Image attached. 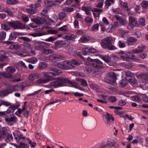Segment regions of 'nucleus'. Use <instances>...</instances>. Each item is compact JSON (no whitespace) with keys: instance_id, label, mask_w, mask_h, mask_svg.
I'll use <instances>...</instances> for the list:
<instances>
[{"instance_id":"obj_1","label":"nucleus","mask_w":148,"mask_h":148,"mask_svg":"<svg viewBox=\"0 0 148 148\" xmlns=\"http://www.w3.org/2000/svg\"><path fill=\"white\" fill-rule=\"evenodd\" d=\"M56 80L51 82L50 85L55 88L63 86L67 83L68 79L65 77H60L56 78Z\"/></svg>"},{"instance_id":"obj_2","label":"nucleus","mask_w":148,"mask_h":148,"mask_svg":"<svg viewBox=\"0 0 148 148\" xmlns=\"http://www.w3.org/2000/svg\"><path fill=\"white\" fill-rule=\"evenodd\" d=\"M55 65L57 67L65 70L73 69L74 67L69 60H65L59 62L55 64Z\"/></svg>"},{"instance_id":"obj_3","label":"nucleus","mask_w":148,"mask_h":148,"mask_svg":"<svg viewBox=\"0 0 148 148\" xmlns=\"http://www.w3.org/2000/svg\"><path fill=\"white\" fill-rule=\"evenodd\" d=\"M6 72H3V73H1L0 74L2 76L8 78H13L12 74L14 73L16 71V69L12 66L8 67L6 69Z\"/></svg>"},{"instance_id":"obj_4","label":"nucleus","mask_w":148,"mask_h":148,"mask_svg":"<svg viewBox=\"0 0 148 148\" xmlns=\"http://www.w3.org/2000/svg\"><path fill=\"white\" fill-rule=\"evenodd\" d=\"M116 78L115 74L113 72H111L109 74V75L104 79V80L106 82L110 84L116 86L117 85L116 82Z\"/></svg>"},{"instance_id":"obj_5","label":"nucleus","mask_w":148,"mask_h":148,"mask_svg":"<svg viewBox=\"0 0 148 148\" xmlns=\"http://www.w3.org/2000/svg\"><path fill=\"white\" fill-rule=\"evenodd\" d=\"M21 85H16L15 86H10L6 90H3L1 92V94L4 96H5L8 94L12 93L14 90H16L18 88H21Z\"/></svg>"},{"instance_id":"obj_6","label":"nucleus","mask_w":148,"mask_h":148,"mask_svg":"<svg viewBox=\"0 0 148 148\" xmlns=\"http://www.w3.org/2000/svg\"><path fill=\"white\" fill-rule=\"evenodd\" d=\"M113 40L112 37H106L101 40V45L102 47L106 49L111 43H112Z\"/></svg>"},{"instance_id":"obj_7","label":"nucleus","mask_w":148,"mask_h":148,"mask_svg":"<svg viewBox=\"0 0 148 148\" xmlns=\"http://www.w3.org/2000/svg\"><path fill=\"white\" fill-rule=\"evenodd\" d=\"M103 120L106 124L110 125L112 124V121H114V119L112 115L107 113L106 115L103 116Z\"/></svg>"},{"instance_id":"obj_8","label":"nucleus","mask_w":148,"mask_h":148,"mask_svg":"<svg viewBox=\"0 0 148 148\" xmlns=\"http://www.w3.org/2000/svg\"><path fill=\"white\" fill-rule=\"evenodd\" d=\"M8 24L14 29H22L23 27L22 24L19 21L16 22H8Z\"/></svg>"},{"instance_id":"obj_9","label":"nucleus","mask_w":148,"mask_h":148,"mask_svg":"<svg viewBox=\"0 0 148 148\" xmlns=\"http://www.w3.org/2000/svg\"><path fill=\"white\" fill-rule=\"evenodd\" d=\"M11 56L10 52H5L4 51H0V61H4L8 57Z\"/></svg>"},{"instance_id":"obj_10","label":"nucleus","mask_w":148,"mask_h":148,"mask_svg":"<svg viewBox=\"0 0 148 148\" xmlns=\"http://www.w3.org/2000/svg\"><path fill=\"white\" fill-rule=\"evenodd\" d=\"M49 70L51 71V75L54 77L59 75L61 73H62L61 70L56 68L50 67L49 68Z\"/></svg>"},{"instance_id":"obj_11","label":"nucleus","mask_w":148,"mask_h":148,"mask_svg":"<svg viewBox=\"0 0 148 148\" xmlns=\"http://www.w3.org/2000/svg\"><path fill=\"white\" fill-rule=\"evenodd\" d=\"M48 44L45 42H40L37 43L35 45V48L38 50H42L45 49Z\"/></svg>"},{"instance_id":"obj_12","label":"nucleus","mask_w":148,"mask_h":148,"mask_svg":"<svg viewBox=\"0 0 148 148\" xmlns=\"http://www.w3.org/2000/svg\"><path fill=\"white\" fill-rule=\"evenodd\" d=\"M40 77V74L38 73H33L30 74L28 77L29 80L31 81H33L36 79Z\"/></svg>"},{"instance_id":"obj_13","label":"nucleus","mask_w":148,"mask_h":148,"mask_svg":"<svg viewBox=\"0 0 148 148\" xmlns=\"http://www.w3.org/2000/svg\"><path fill=\"white\" fill-rule=\"evenodd\" d=\"M125 55L127 56L126 57H127V58H128L131 60H133L136 61H139L138 59L136 57V56L131 52H127L126 53Z\"/></svg>"},{"instance_id":"obj_14","label":"nucleus","mask_w":148,"mask_h":148,"mask_svg":"<svg viewBox=\"0 0 148 148\" xmlns=\"http://www.w3.org/2000/svg\"><path fill=\"white\" fill-rule=\"evenodd\" d=\"M129 23L133 26L136 27L138 25L137 20L135 19L134 17L132 16H129Z\"/></svg>"},{"instance_id":"obj_15","label":"nucleus","mask_w":148,"mask_h":148,"mask_svg":"<svg viewBox=\"0 0 148 148\" xmlns=\"http://www.w3.org/2000/svg\"><path fill=\"white\" fill-rule=\"evenodd\" d=\"M45 21V19L44 18L40 17H37L36 18H33L32 19V21H33L38 24H42Z\"/></svg>"},{"instance_id":"obj_16","label":"nucleus","mask_w":148,"mask_h":148,"mask_svg":"<svg viewBox=\"0 0 148 148\" xmlns=\"http://www.w3.org/2000/svg\"><path fill=\"white\" fill-rule=\"evenodd\" d=\"M137 40L136 39L132 37H129L127 39L126 43L129 45H133V43L136 42Z\"/></svg>"},{"instance_id":"obj_17","label":"nucleus","mask_w":148,"mask_h":148,"mask_svg":"<svg viewBox=\"0 0 148 148\" xmlns=\"http://www.w3.org/2000/svg\"><path fill=\"white\" fill-rule=\"evenodd\" d=\"M64 57L61 55L53 54L49 56V59L53 60L56 59H63Z\"/></svg>"},{"instance_id":"obj_18","label":"nucleus","mask_w":148,"mask_h":148,"mask_svg":"<svg viewBox=\"0 0 148 148\" xmlns=\"http://www.w3.org/2000/svg\"><path fill=\"white\" fill-rule=\"evenodd\" d=\"M92 8L90 6L86 7L83 6L82 7V10L85 11L86 14L87 15H90L91 13L90 11H92Z\"/></svg>"},{"instance_id":"obj_19","label":"nucleus","mask_w":148,"mask_h":148,"mask_svg":"<svg viewBox=\"0 0 148 148\" xmlns=\"http://www.w3.org/2000/svg\"><path fill=\"white\" fill-rule=\"evenodd\" d=\"M108 146L110 147L113 148L117 146L116 143L113 140L109 139L107 141Z\"/></svg>"},{"instance_id":"obj_20","label":"nucleus","mask_w":148,"mask_h":148,"mask_svg":"<svg viewBox=\"0 0 148 148\" xmlns=\"http://www.w3.org/2000/svg\"><path fill=\"white\" fill-rule=\"evenodd\" d=\"M42 74L43 75L44 77H45V79H49L50 80L49 81L52 79L53 77L51 72H44Z\"/></svg>"},{"instance_id":"obj_21","label":"nucleus","mask_w":148,"mask_h":148,"mask_svg":"<svg viewBox=\"0 0 148 148\" xmlns=\"http://www.w3.org/2000/svg\"><path fill=\"white\" fill-rule=\"evenodd\" d=\"M15 53L18 56L23 57L28 56L29 55L28 53L21 51H16L15 52Z\"/></svg>"},{"instance_id":"obj_22","label":"nucleus","mask_w":148,"mask_h":148,"mask_svg":"<svg viewBox=\"0 0 148 148\" xmlns=\"http://www.w3.org/2000/svg\"><path fill=\"white\" fill-rule=\"evenodd\" d=\"M5 120L7 122H13L15 123L17 121V119L16 116H13L10 117L6 118L5 119Z\"/></svg>"},{"instance_id":"obj_23","label":"nucleus","mask_w":148,"mask_h":148,"mask_svg":"<svg viewBox=\"0 0 148 148\" xmlns=\"http://www.w3.org/2000/svg\"><path fill=\"white\" fill-rule=\"evenodd\" d=\"M18 34L16 32H11L10 35L9 39L11 40H15L18 35Z\"/></svg>"},{"instance_id":"obj_24","label":"nucleus","mask_w":148,"mask_h":148,"mask_svg":"<svg viewBox=\"0 0 148 148\" xmlns=\"http://www.w3.org/2000/svg\"><path fill=\"white\" fill-rule=\"evenodd\" d=\"M26 10L28 14L31 15L35 14L37 13V11L36 9L28 8L26 9Z\"/></svg>"},{"instance_id":"obj_25","label":"nucleus","mask_w":148,"mask_h":148,"mask_svg":"<svg viewBox=\"0 0 148 148\" xmlns=\"http://www.w3.org/2000/svg\"><path fill=\"white\" fill-rule=\"evenodd\" d=\"M46 5L48 7H51L57 5L55 1H48L46 3Z\"/></svg>"},{"instance_id":"obj_26","label":"nucleus","mask_w":148,"mask_h":148,"mask_svg":"<svg viewBox=\"0 0 148 148\" xmlns=\"http://www.w3.org/2000/svg\"><path fill=\"white\" fill-rule=\"evenodd\" d=\"M19 3L18 0H6V3L8 5H14Z\"/></svg>"},{"instance_id":"obj_27","label":"nucleus","mask_w":148,"mask_h":148,"mask_svg":"<svg viewBox=\"0 0 148 148\" xmlns=\"http://www.w3.org/2000/svg\"><path fill=\"white\" fill-rule=\"evenodd\" d=\"M49 79H48L40 78L37 81V82L39 84H44L49 82Z\"/></svg>"},{"instance_id":"obj_28","label":"nucleus","mask_w":148,"mask_h":148,"mask_svg":"<svg viewBox=\"0 0 148 148\" xmlns=\"http://www.w3.org/2000/svg\"><path fill=\"white\" fill-rule=\"evenodd\" d=\"M64 38L66 40H72L74 39L75 38V36L74 34H69L65 35Z\"/></svg>"},{"instance_id":"obj_29","label":"nucleus","mask_w":148,"mask_h":148,"mask_svg":"<svg viewBox=\"0 0 148 148\" xmlns=\"http://www.w3.org/2000/svg\"><path fill=\"white\" fill-rule=\"evenodd\" d=\"M77 80L81 82V85L87 87L88 85L87 82V81L84 79H77Z\"/></svg>"},{"instance_id":"obj_30","label":"nucleus","mask_w":148,"mask_h":148,"mask_svg":"<svg viewBox=\"0 0 148 148\" xmlns=\"http://www.w3.org/2000/svg\"><path fill=\"white\" fill-rule=\"evenodd\" d=\"M3 11L7 13L10 16H12L13 13L10 9L7 7L4 8L3 9Z\"/></svg>"},{"instance_id":"obj_31","label":"nucleus","mask_w":148,"mask_h":148,"mask_svg":"<svg viewBox=\"0 0 148 148\" xmlns=\"http://www.w3.org/2000/svg\"><path fill=\"white\" fill-rule=\"evenodd\" d=\"M90 39V37L87 35H83L80 38V40L82 42H84L86 41L89 40Z\"/></svg>"},{"instance_id":"obj_32","label":"nucleus","mask_w":148,"mask_h":148,"mask_svg":"<svg viewBox=\"0 0 148 148\" xmlns=\"http://www.w3.org/2000/svg\"><path fill=\"white\" fill-rule=\"evenodd\" d=\"M97 1L98 2V3L96 6V7L99 8H102L103 7L104 0H97Z\"/></svg>"},{"instance_id":"obj_33","label":"nucleus","mask_w":148,"mask_h":148,"mask_svg":"<svg viewBox=\"0 0 148 148\" xmlns=\"http://www.w3.org/2000/svg\"><path fill=\"white\" fill-rule=\"evenodd\" d=\"M37 59L35 58H32L28 59L27 60V61L31 63L32 64H35L37 62Z\"/></svg>"},{"instance_id":"obj_34","label":"nucleus","mask_w":148,"mask_h":148,"mask_svg":"<svg viewBox=\"0 0 148 148\" xmlns=\"http://www.w3.org/2000/svg\"><path fill=\"white\" fill-rule=\"evenodd\" d=\"M10 25L8 24H1V28L7 31L10 29Z\"/></svg>"},{"instance_id":"obj_35","label":"nucleus","mask_w":148,"mask_h":148,"mask_svg":"<svg viewBox=\"0 0 148 148\" xmlns=\"http://www.w3.org/2000/svg\"><path fill=\"white\" fill-rule=\"evenodd\" d=\"M66 16V14L64 12H61L58 14V18L60 20H62Z\"/></svg>"},{"instance_id":"obj_36","label":"nucleus","mask_w":148,"mask_h":148,"mask_svg":"<svg viewBox=\"0 0 148 148\" xmlns=\"http://www.w3.org/2000/svg\"><path fill=\"white\" fill-rule=\"evenodd\" d=\"M120 86L121 87L126 86L127 84V81L124 79H122L119 83Z\"/></svg>"},{"instance_id":"obj_37","label":"nucleus","mask_w":148,"mask_h":148,"mask_svg":"<svg viewBox=\"0 0 148 148\" xmlns=\"http://www.w3.org/2000/svg\"><path fill=\"white\" fill-rule=\"evenodd\" d=\"M19 48V46L18 45H14L12 44L10 45L9 48L10 49L16 50Z\"/></svg>"},{"instance_id":"obj_38","label":"nucleus","mask_w":148,"mask_h":148,"mask_svg":"<svg viewBox=\"0 0 148 148\" xmlns=\"http://www.w3.org/2000/svg\"><path fill=\"white\" fill-rule=\"evenodd\" d=\"M11 103L7 101L2 100H0V106L2 105H4L6 106H8L11 105Z\"/></svg>"},{"instance_id":"obj_39","label":"nucleus","mask_w":148,"mask_h":148,"mask_svg":"<svg viewBox=\"0 0 148 148\" xmlns=\"http://www.w3.org/2000/svg\"><path fill=\"white\" fill-rule=\"evenodd\" d=\"M114 0H106L105 1V4L106 5L110 6L112 4L114 3Z\"/></svg>"},{"instance_id":"obj_40","label":"nucleus","mask_w":148,"mask_h":148,"mask_svg":"<svg viewBox=\"0 0 148 148\" xmlns=\"http://www.w3.org/2000/svg\"><path fill=\"white\" fill-rule=\"evenodd\" d=\"M85 21L88 23H92L93 22V19L91 17L87 16L85 18Z\"/></svg>"},{"instance_id":"obj_41","label":"nucleus","mask_w":148,"mask_h":148,"mask_svg":"<svg viewBox=\"0 0 148 148\" xmlns=\"http://www.w3.org/2000/svg\"><path fill=\"white\" fill-rule=\"evenodd\" d=\"M6 32L4 31L0 32V40H3L6 37Z\"/></svg>"},{"instance_id":"obj_42","label":"nucleus","mask_w":148,"mask_h":148,"mask_svg":"<svg viewBox=\"0 0 148 148\" xmlns=\"http://www.w3.org/2000/svg\"><path fill=\"white\" fill-rule=\"evenodd\" d=\"M67 83H68V84L70 85V86L71 87H74L75 88L77 85L76 83L75 82H72L71 81L69 80L68 79L67 81Z\"/></svg>"},{"instance_id":"obj_43","label":"nucleus","mask_w":148,"mask_h":148,"mask_svg":"<svg viewBox=\"0 0 148 148\" xmlns=\"http://www.w3.org/2000/svg\"><path fill=\"white\" fill-rule=\"evenodd\" d=\"M58 30L59 31L66 32L68 30V27L66 25H65L59 28Z\"/></svg>"},{"instance_id":"obj_44","label":"nucleus","mask_w":148,"mask_h":148,"mask_svg":"<svg viewBox=\"0 0 148 148\" xmlns=\"http://www.w3.org/2000/svg\"><path fill=\"white\" fill-rule=\"evenodd\" d=\"M144 50L143 49H137L136 48L134 49L132 51V52L135 54L141 53Z\"/></svg>"},{"instance_id":"obj_45","label":"nucleus","mask_w":148,"mask_h":148,"mask_svg":"<svg viewBox=\"0 0 148 148\" xmlns=\"http://www.w3.org/2000/svg\"><path fill=\"white\" fill-rule=\"evenodd\" d=\"M139 21L140 22V25L142 26H145V19L143 18H139Z\"/></svg>"},{"instance_id":"obj_46","label":"nucleus","mask_w":148,"mask_h":148,"mask_svg":"<svg viewBox=\"0 0 148 148\" xmlns=\"http://www.w3.org/2000/svg\"><path fill=\"white\" fill-rule=\"evenodd\" d=\"M114 26L113 24H110L106 29V31L108 32H112L113 28H114Z\"/></svg>"},{"instance_id":"obj_47","label":"nucleus","mask_w":148,"mask_h":148,"mask_svg":"<svg viewBox=\"0 0 148 148\" xmlns=\"http://www.w3.org/2000/svg\"><path fill=\"white\" fill-rule=\"evenodd\" d=\"M101 58L107 63H108L111 60L110 57L108 56H103Z\"/></svg>"},{"instance_id":"obj_48","label":"nucleus","mask_w":148,"mask_h":148,"mask_svg":"<svg viewBox=\"0 0 148 148\" xmlns=\"http://www.w3.org/2000/svg\"><path fill=\"white\" fill-rule=\"evenodd\" d=\"M141 6L143 8L147 9L148 8V2L147 1H144L141 3Z\"/></svg>"},{"instance_id":"obj_49","label":"nucleus","mask_w":148,"mask_h":148,"mask_svg":"<svg viewBox=\"0 0 148 148\" xmlns=\"http://www.w3.org/2000/svg\"><path fill=\"white\" fill-rule=\"evenodd\" d=\"M109 101L112 103H114L117 101L116 97L114 96H111L109 97Z\"/></svg>"},{"instance_id":"obj_50","label":"nucleus","mask_w":148,"mask_h":148,"mask_svg":"<svg viewBox=\"0 0 148 148\" xmlns=\"http://www.w3.org/2000/svg\"><path fill=\"white\" fill-rule=\"evenodd\" d=\"M14 136L15 137L14 138L16 140L18 139V140L21 139L23 140L25 138V137L23 136L22 134H18L17 135V136H16L15 135H14Z\"/></svg>"},{"instance_id":"obj_51","label":"nucleus","mask_w":148,"mask_h":148,"mask_svg":"<svg viewBox=\"0 0 148 148\" xmlns=\"http://www.w3.org/2000/svg\"><path fill=\"white\" fill-rule=\"evenodd\" d=\"M21 18L23 21L25 22H27L29 21V17L25 15L22 16Z\"/></svg>"},{"instance_id":"obj_52","label":"nucleus","mask_w":148,"mask_h":148,"mask_svg":"<svg viewBox=\"0 0 148 148\" xmlns=\"http://www.w3.org/2000/svg\"><path fill=\"white\" fill-rule=\"evenodd\" d=\"M88 47L83 48L82 49L83 54L86 56L88 53Z\"/></svg>"},{"instance_id":"obj_53","label":"nucleus","mask_w":148,"mask_h":148,"mask_svg":"<svg viewBox=\"0 0 148 148\" xmlns=\"http://www.w3.org/2000/svg\"><path fill=\"white\" fill-rule=\"evenodd\" d=\"M73 8H71L66 7L62 9V10L64 11L69 12L73 11Z\"/></svg>"},{"instance_id":"obj_54","label":"nucleus","mask_w":148,"mask_h":148,"mask_svg":"<svg viewBox=\"0 0 148 148\" xmlns=\"http://www.w3.org/2000/svg\"><path fill=\"white\" fill-rule=\"evenodd\" d=\"M6 135V133L5 132H0V141L5 138Z\"/></svg>"},{"instance_id":"obj_55","label":"nucleus","mask_w":148,"mask_h":148,"mask_svg":"<svg viewBox=\"0 0 148 148\" xmlns=\"http://www.w3.org/2000/svg\"><path fill=\"white\" fill-rule=\"evenodd\" d=\"M119 45L120 48H124L126 47L125 44L123 42L121 41H119Z\"/></svg>"},{"instance_id":"obj_56","label":"nucleus","mask_w":148,"mask_h":148,"mask_svg":"<svg viewBox=\"0 0 148 148\" xmlns=\"http://www.w3.org/2000/svg\"><path fill=\"white\" fill-rule=\"evenodd\" d=\"M120 23L122 25H125L127 24V23L126 21L124 19L121 18L119 21Z\"/></svg>"},{"instance_id":"obj_57","label":"nucleus","mask_w":148,"mask_h":148,"mask_svg":"<svg viewBox=\"0 0 148 148\" xmlns=\"http://www.w3.org/2000/svg\"><path fill=\"white\" fill-rule=\"evenodd\" d=\"M112 43H111L109 46L107 47V48L110 50H114L116 49L117 48L114 46L112 44Z\"/></svg>"},{"instance_id":"obj_58","label":"nucleus","mask_w":148,"mask_h":148,"mask_svg":"<svg viewBox=\"0 0 148 148\" xmlns=\"http://www.w3.org/2000/svg\"><path fill=\"white\" fill-rule=\"evenodd\" d=\"M99 24H95L92 26V31H94L95 30L97 31L99 29Z\"/></svg>"},{"instance_id":"obj_59","label":"nucleus","mask_w":148,"mask_h":148,"mask_svg":"<svg viewBox=\"0 0 148 148\" xmlns=\"http://www.w3.org/2000/svg\"><path fill=\"white\" fill-rule=\"evenodd\" d=\"M128 81L132 84H135L137 83V80L133 78L129 79L128 80Z\"/></svg>"},{"instance_id":"obj_60","label":"nucleus","mask_w":148,"mask_h":148,"mask_svg":"<svg viewBox=\"0 0 148 148\" xmlns=\"http://www.w3.org/2000/svg\"><path fill=\"white\" fill-rule=\"evenodd\" d=\"M84 71L87 73H90L91 71V69L89 67H86L84 68Z\"/></svg>"},{"instance_id":"obj_61","label":"nucleus","mask_w":148,"mask_h":148,"mask_svg":"<svg viewBox=\"0 0 148 148\" xmlns=\"http://www.w3.org/2000/svg\"><path fill=\"white\" fill-rule=\"evenodd\" d=\"M56 39V38L55 37L51 36L45 39V40L47 41L51 42L53 41L54 40H55Z\"/></svg>"},{"instance_id":"obj_62","label":"nucleus","mask_w":148,"mask_h":148,"mask_svg":"<svg viewBox=\"0 0 148 148\" xmlns=\"http://www.w3.org/2000/svg\"><path fill=\"white\" fill-rule=\"evenodd\" d=\"M126 75L128 77H132L134 75V74L131 71H125Z\"/></svg>"},{"instance_id":"obj_63","label":"nucleus","mask_w":148,"mask_h":148,"mask_svg":"<svg viewBox=\"0 0 148 148\" xmlns=\"http://www.w3.org/2000/svg\"><path fill=\"white\" fill-rule=\"evenodd\" d=\"M147 54L145 53H143L138 55V57L143 59H145L147 57Z\"/></svg>"},{"instance_id":"obj_64","label":"nucleus","mask_w":148,"mask_h":148,"mask_svg":"<svg viewBox=\"0 0 148 148\" xmlns=\"http://www.w3.org/2000/svg\"><path fill=\"white\" fill-rule=\"evenodd\" d=\"M20 39L26 42H29L31 41L30 38L26 37H20Z\"/></svg>"}]
</instances>
